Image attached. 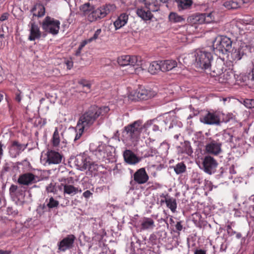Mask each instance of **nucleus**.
Here are the masks:
<instances>
[{"label": "nucleus", "instance_id": "f257e3e1", "mask_svg": "<svg viewBox=\"0 0 254 254\" xmlns=\"http://www.w3.org/2000/svg\"><path fill=\"white\" fill-rule=\"evenodd\" d=\"M110 110L107 106L99 108L96 106H91L79 118L77 123L80 128L87 129L93 125L95 121L99 117L105 115Z\"/></svg>", "mask_w": 254, "mask_h": 254}, {"label": "nucleus", "instance_id": "f03ea898", "mask_svg": "<svg viewBox=\"0 0 254 254\" xmlns=\"http://www.w3.org/2000/svg\"><path fill=\"white\" fill-rule=\"evenodd\" d=\"M191 55L194 59V64L197 67L205 69L210 66L213 61V56L211 53L198 49L192 52Z\"/></svg>", "mask_w": 254, "mask_h": 254}, {"label": "nucleus", "instance_id": "7ed1b4c3", "mask_svg": "<svg viewBox=\"0 0 254 254\" xmlns=\"http://www.w3.org/2000/svg\"><path fill=\"white\" fill-rule=\"evenodd\" d=\"M232 41L226 36H217L213 41V51L216 55L225 54L232 48Z\"/></svg>", "mask_w": 254, "mask_h": 254}, {"label": "nucleus", "instance_id": "20e7f679", "mask_svg": "<svg viewBox=\"0 0 254 254\" xmlns=\"http://www.w3.org/2000/svg\"><path fill=\"white\" fill-rule=\"evenodd\" d=\"M119 64L121 66H128L127 72L130 74L136 72L138 67L141 65L140 58L136 56L124 55L118 59Z\"/></svg>", "mask_w": 254, "mask_h": 254}, {"label": "nucleus", "instance_id": "39448f33", "mask_svg": "<svg viewBox=\"0 0 254 254\" xmlns=\"http://www.w3.org/2000/svg\"><path fill=\"white\" fill-rule=\"evenodd\" d=\"M149 125L148 123L142 125L141 121H137L126 127L125 130L129 137L136 139L141 133L147 132V128Z\"/></svg>", "mask_w": 254, "mask_h": 254}, {"label": "nucleus", "instance_id": "423d86ee", "mask_svg": "<svg viewBox=\"0 0 254 254\" xmlns=\"http://www.w3.org/2000/svg\"><path fill=\"white\" fill-rule=\"evenodd\" d=\"M60 25L59 20L47 16L42 21V28L45 32L56 35L59 33Z\"/></svg>", "mask_w": 254, "mask_h": 254}, {"label": "nucleus", "instance_id": "0eeeda50", "mask_svg": "<svg viewBox=\"0 0 254 254\" xmlns=\"http://www.w3.org/2000/svg\"><path fill=\"white\" fill-rule=\"evenodd\" d=\"M189 25L185 26L188 32L190 34L198 32V26L204 23L202 14L192 15L188 18Z\"/></svg>", "mask_w": 254, "mask_h": 254}, {"label": "nucleus", "instance_id": "6e6552de", "mask_svg": "<svg viewBox=\"0 0 254 254\" xmlns=\"http://www.w3.org/2000/svg\"><path fill=\"white\" fill-rule=\"evenodd\" d=\"M62 156L59 152L49 150L45 154V156L42 155L41 157V162L44 165L47 164H58L62 161Z\"/></svg>", "mask_w": 254, "mask_h": 254}, {"label": "nucleus", "instance_id": "1a4fd4ad", "mask_svg": "<svg viewBox=\"0 0 254 254\" xmlns=\"http://www.w3.org/2000/svg\"><path fill=\"white\" fill-rule=\"evenodd\" d=\"M89 158L84 155L77 156L75 160V165L81 170L88 169L89 170H95L97 165L94 163L91 162Z\"/></svg>", "mask_w": 254, "mask_h": 254}, {"label": "nucleus", "instance_id": "9d476101", "mask_svg": "<svg viewBox=\"0 0 254 254\" xmlns=\"http://www.w3.org/2000/svg\"><path fill=\"white\" fill-rule=\"evenodd\" d=\"M222 143L218 140L209 138L205 146V151L209 154L218 155L222 151Z\"/></svg>", "mask_w": 254, "mask_h": 254}, {"label": "nucleus", "instance_id": "9b49d317", "mask_svg": "<svg viewBox=\"0 0 254 254\" xmlns=\"http://www.w3.org/2000/svg\"><path fill=\"white\" fill-rule=\"evenodd\" d=\"M203 171L209 175L215 172L218 166L216 160L210 156H205L202 162Z\"/></svg>", "mask_w": 254, "mask_h": 254}, {"label": "nucleus", "instance_id": "f8f14e48", "mask_svg": "<svg viewBox=\"0 0 254 254\" xmlns=\"http://www.w3.org/2000/svg\"><path fill=\"white\" fill-rule=\"evenodd\" d=\"M40 181V178L33 174L28 172L20 175L17 180L18 184L24 186H29L35 184Z\"/></svg>", "mask_w": 254, "mask_h": 254}, {"label": "nucleus", "instance_id": "ddd939ff", "mask_svg": "<svg viewBox=\"0 0 254 254\" xmlns=\"http://www.w3.org/2000/svg\"><path fill=\"white\" fill-rule=\"evenodd\" d=\"M252 47L245 43H241L238 49H233L231 52L232 59L235 61L241 60L242 56L247 53L251 52Z\"/></svg>", "mask_w": 254, "mask_h": 254}, {"label": "nucleus", "instance_id": "4468645a", "mask_svg": "<svg viewBox=\"0 0 254 254\" xmlns=\"http://www.w3.org/2000/svg\"><path fill=\"white\" fill-rule=\"evenodd\" d=\"M200 121L201 123L209 125H219L220 123L219 115L216 112H208L201 117Z\"/></svg>", "mask_w": 254, "mask_h": 254}, {"label": "nucleus", "instance_id": "2eb2a0df", "mask_svg": "<svg viewBox=\"0 0 254 254\" xmlns=\"http://www.w3.org/2000/svg\"><path fill=\"white\" fill-rule=\"evenodd\" d=\"M115 9L116 6L114 4H107L97 8H95L94 7L93 8V10L96 14L98 20L103 18L111 11H113Z\"/></svg>", "mask_w": 254, "mask_h": 254}, {"label": "nucleus", "instance_id": "dca6fc26", "mask_svg": "<svg viewBox=\"0 0 254 254\" xmlns=\"http://www.w3.org/2000/svg\"><path fill=\"white\" fill-rule=\"evenodd\" d=\"M75 237L73 235H68L58 244V249L62 252H65L73 247Z\"/></svg>", "mask_w": 254, "mask_h": 254}, {"label": "nucleus", "instance_id": "f3484780", "mask_svg": "<svg viewBox=\"0 0 254 254\" xmlns=\"http://www.w3.org/2000/svg\"><path fill=\"white\" fill-rule=\"evenodd\" d=\"M149 179V177L144 168L137 170L133 175L134 181L138 184L146 183Z\"/></svg>", "mask_w": 254, "mask_h": 254}, {"label": "nucleus", "instance_id": "a211bd4d", "mask_svg": "<svg viewBox=\"0 0 254 254\" xmlns=\"http://www.w3.org/2000/svg\"><path fill=\"white\" fill-rule=\"evenodd\" d=\"M30 27V35L28 39L30 41H34L40 39L41 37V32L37 24L34 22H30L29 24Z\"/></svg>", "mask_w": 254, "mask_h": 254}, {"label": "nucleus", "instance_id": "6ab92c4d", "mask_svg": "<svg viewBox=\"0 0 254 254\" xmlns=\"http://www.w3.org/2000/svg\"><path fill=\"white\" fill-rule=\"evenodd\" d=\"M110 148V146H106L105 144L103 143L99 144L95 150L90 146V148L93 150L94 154L99 159H103L108 156L107 151Z\"/></svg>", "mask_w": 254, "mask_h": 254}, {"label": "nucleus", "instance_id": "aec40b11", "mask_svg": "<svg viewBox=\"0 0 254 254\" xmlns=\"http://www.w3.org/2000/svg\"><path fill=\"white\" fill-rule=\"evenodd\" d=\"M123 155L126 162L130 165L136 164L140 161V159L129 150H125Z\"/></svg>", "mask_w": 254, "mask_h": 254}, {"label": "nucleus", "instance_id": "412c9836", "mask_svg": "<svg viewBox=\"0 0 254 254\" xmlns=\"http://www.w3.org/2000/svg\"><path fill=\"white\" fill-rule=\"evenodd\" d=\"M151 12H153L151 10L142 6L137 8L136 11L138 16L145 21L150 20L152 19L153 14Z\"/></svg>", "mask_w": 254, "mask_h": 254}, {"label": "nucleus", "instance_id": "4be33fe9", "mask_svg": "<svg viewBox=\"0 0 254 254\" xmlns=\"http://www.w3.org/2000/svg\"><path fill=\"white\" fill-rule=\"evenodd\" d=\"M136 96L140 100H147L153 97L156 92L145 88H140L136 93Z\"/></svg>", "mask_w": 254, "mask_h": 254}, {"label": "nucleus", "instance_id": "5701e85b", "mask_svg": "<svg viewBox=\"0 0 254 254\" xmlns=\"http://www.w3.org/2000/svg\"><path fill=\"white\" fill-rule=\"evenodd\" d=\"M26 147V145L14 141L10 148L9 153L12 157H16Z\"/></svg>", "mask_w": 254, "mask_h": 254}, {"label": "nucleus", "instance_id": "b1692460", "mask_svg": "<svg viewBox=\"0 0 254 254\" xmlns=\"http://www.w3.org/2000/svg\"><path fill=\"white\" fill-rule=\"evenodd\" d=\"M33 17L40 18L45 14V8L44 6L40 3H37L30 10Z\"/></svg>", "mask_w": 254, "mask_h": 254}, {"label": "nucleus", "instance_id": "393cba45", "mask_svg": "<svg viewBox=\"0 0 254 254\" xmlns=\"http://www.w3.org/2000/svg\"><path fill=\"white\" fill-rule=\"evenodd\" d=\"M161 70L167 71L173 69L177 66V63L175 60H170L160 62Z\"/></svg>", "mask_w": 254, "mask_h": 254}, {"label": "nucleus", "instance_id": "a878e982", "mask_svg": "<svg viewBox=\"0 0 254 254\" xmlns=\"http://www.w3.org/2000/svg\"><path fill=\"white\" fill-rule=\"evenodd\" d=\"M128 16L126 13H122L114 22L116 30L124 26L127 22Z\"/></svg>", "mask_w": 254, "mask_h": 254}, {"label": "nucleus", "instance_id": "bb28decb", "mask_svg": "<svg viewBox=\"0 0 254 254\" xmlns=\"http://www.w3.org/2000/svg\"><path fill=\"white\" fill-rule=\"evenodd\" d=\"M178 151L180 153H186L189 155H191L193 152L190 144L188 141H185L181 143V145L178 147Z\"/></svg>", "mask_w": 254, "mask_h": 254}, {"label": "nucleus", "instance_id": "cd10ccee", "mask_svg": "<svg viewBox=\"0 0 254 254\" xmlns=\"http://www.w3.org/2000/svg\"><path fill=\"white\" fill-rule=\"evenodd\" d=\"M154 220L151 218L144 217L141 221V229L143 230L152 229L155 227Z\"/></svg>", "mask_w": 254, "mask_h": 254}, {"label": "nucleus", "instance_id": "c85d7f7f", "mask_svg": "<svg viewBox=\"0 0 254 254\" xmlns=\"http://www.w3.org/2000/svg\"><path fill=\"white\" fill-rule=\"evenodd\" d=\"M144 7L149 8L153 12L158 10L159 6L157 0H142Z\"/></svg>", "mask_w": 254, "mask_h": 254}, {"label": "nucleus", "instance_id": "c756f323", "mask_svg": "<svg viewBox=\"0 0 254 254\" xmlns=\"http://www.w3.org/2000/svg\"><path fill=\"white\" fill-rule=\"evenodd\" d=\"M61 186L64 187V193L70 195H73L76 194L78 191L80 192L82 191L81 190H78L77 188L74 187L71 185H64L62 184Z\"/></svg>", "mask_w": 254, "mask_h": 254}, {"label": "nucleus", "instance_id": "7c9ffc66", "mask_svg": "<svg viewBox=\"0 0 254 254\" xmlns=\"http://www.w3.org/2000/svg\"><path fill=\"white\" fill-rule=\"evenodd\" d=\"M165 201L167 206L170 209L172 212L174 213L176 211L177 204L175 198L173 197L166 198Z\"/></svg>", "mask_w": 254, "mask_h": 254}, {"label": "nucleus", "instance_id": "2f4dec72", "mask_svg": "<svg viewBox=\"0 0 254 254\" xmlns=\"http://www.w3.org/2000/svg\"><path fill=\"white\" fill-rule=\"evenodd\" d=\"M223 5L228 9H236L240 6V2L238 0H230L225 1Z\"/></svg>", "mask_w": 254, "mask_h": 254}, {"label": "nucleus", "instance_id": "473e14b6", "mask_svg": "<svg viewBox=\"0 0 254 254\" xmlns=\"http://www.w3.org/2000/svg\"><path fill=\"white\" fill-rule=\"evenodd\" d=\"M161 70L160 63L153 62L150 64L148 67V71L152 74L156 73L158 71Z\"/></svg>", "mask_w": 254, "mask_h": 254}, {"label": "nucleus", "instance_id": "72a5a7b5", "mask_svg": "<svg viewBox=\"0 0 254 254\" xmlns=\"http://www.w3.org/2000/svg\"><path fill=\"white\" fill-rule=\"evenodd\" d=\"M169 20L174 23L181 22L185 20V18L175 12H171L169 15Z\"/></svg>", "mask_w": 254, "mask_h": 254}, {"label": "nucleus", "instance_id": "f704fd0d", "mask_svg": "<svg viewBox=\"0 0 254 254\" xmlns=\"http://www.w3.org/2000/svg\"><path fill=\"white\" fill-rule=\"evenodd\" d=\"M192 4L190 0H180L178 1V5L180 9H186L189 8Z\"/></svg>", "mask_w": 254, "mask_h": 254}, {"label": "nucleus", "instance_id": "c9c22d12", "mask_svg": "<svg viewBox=\"0 0 254 254\" xmlns=\"http://www.w3.org/2000/svg\"><path fill=\"white\" fill-rule=\"evenodd\" d=\"M93 8V6L91 5L89 3H86L80 7V10L87 17Z\"/></svg>", "mask_w": 254, "mask_h": 254}, {"label": "nucleus", "instance_id": "e433bc0d", "mask_svg": "<svg viewBox=\"0 0 254 254\" xmlns=\"http://www.w3.org/2000/svg\"><path fill=\"white\" fill-rule=\"evenodd\" d=\"M204 18V22L210 23L215 21V13L213 12L207 13H201Z\"/></svg>", "mask_w": 254, "mask_h": 254}, {"label": "nucleus", "instance_id": "4c0bfd02", "mask_svg": "<svg viewBox=\"0 0 254 254\" xmlns=\"http://www.w3.org/2000/svg\"><path fill=\"white\" fill-rule=\"evenodd\" d=\"M174 170L175 173L179 175L184 173L186 170V166L183 162L178 163L174 167Z\"/></svg>", "mask_w": 254, "mask_h": 254}, {"label": "nucleus", "instance_id": "58836bf2", "mask_svg": "<svg viewBox=\"0 0 254 254\" xmlns=\"http://www.w3.org/2000/svg\"><path fill=\"white\" fill-rule=\"evenodd\" d=\"M148 124L149 125V124ZM151 127L152 130L154 131H158V130L162 131V130L166 129V128H167L166 122L165 121H162L160 122L159 125H154L151 126V125L150 124V125L148 127Z\"/></svg>", "mask_w": 254, "mask_h": 254}, {"label": "nucleus", "instance_id": "ea45409f", "mask_svg": "<svg viewBox=\"0 0 254 254\" xmlns=\"http://www.w3.org/2000/svg\"><path fill=\"white\" fill-rule=\"evenodd\" d=\"M47 206L50 209L57 208L59 205V202L54 197H51L49 200L46 199Z\"/></svg>", "mask_w": 254, "mask_h": 254}, {"label": "nucleus", "instance_id": "a19ab883", "mask_svg": "<svg viewBox=\"0 0 254 254\" xmlns=\"http://www.w3.org/2000/svg\"><path fill=\"white\" fill-rule=\"evenodd\" d=\"M22 190L18 189V187L14 185H12L9 188L10 193L12 195H15L18 196L19 195H22Z\"/></svg>", "mask_w": 254, "mask_h": 254}, {"label": "nucleus", "instance_id": "79ce46f5", "mask_svg": "<svg viewBox=\"0 0 254 254\" xmlns=\"http://www.w3.org/2000/svg\"><path fill=\"white\" fill-rule=\"evenodd\" d=\"M60 142V135L57 128H56L53 135V144L55 146H57Z\"/></svg>", "mask_w": 254, "mask_h": 254}, {"label": "nucleus", "instance_id": "37998d69", "mask_svg": "<svg viewBox=\"0 0 254 254\" xmlns=\"http://www.w3.org/2000/svg\"><path fill=\"white\" fill-rule=\"evenodd\" d=\"M234 74L232 71H225L221 75V78H223L224 82H229L232 78H233Z\"/></svg>", "mask_w": 254, "mask_h": 254}, {"label": "nucleus", "instance_id": "c03bdc74", "mask_svg": "<svg viewBox=\"0 0 254 254\" xmlns=\"http://www.w3.org/2000/svg\"><path fill=\"white\" fill-rule=\"evenodd\" d=\"M86 18L87 20L90 22H93L98 20L93 9L91 10L90 13H89L88 15L86 17Z\"/></svg>", "mask_w": 254, "mask_h": 254}, {"label": "nucleus", "instance_id": "a18cd8bd", "mask_svg": "<svg viewBox=\"0 0 254 254\" xmlns=\"http://www.w3.org/2000/svg\"><path fill=\"white\" fill-rule=\"evenodd\" d=\"M76 131H77V133H76V136L74 139V141L79 139L80 138V137L81 136L83 131L84 130H87L85 128H81L80 129V127H78V125H77V126H76Z\"/></svg>", "mask_w": 254, "mask_h": 254}, {"label": "nucleus", "instance_id": "49530a36", "mask_svg": "<svg viewBox=\"0 0 254 254\" xmlns=\"http://www.w3.org/2000/svg\"><path fill=\"white\" fill-rule=\"evenodd\" d=\"M244 105L248 108L254 107V100L253 99H246L244 101Z\"/></svg>", "mask_w": 254, "mask_h": 254}, {"label": "nucleus", "instance_id": "de8ad7c7", "mask_svg": "<svg viewBox=\"0 0 254 254\" xmlns=\"http://www.w3.org/2000/svg\"><path fill=\"white\" fill-rule=\"evenodd\" d=\"M223 136L226 139L227 142H232L233 136L232 134L228 132H224Z\"/></svg>", "mask_w": 254, "mask_h": 254}, {"label": "nucleus", "instance_id": "09e8293b", "mask_svg": "<svg viewBox=\"0 0 254 254\" xmlns=\"http://www.w3.org/2000/svg\"><path fill=\"white\" fill-rule=\"evenodd\" d=\"M101 29H97L95 32L93 37H92L89 39V41L92 42V41L97 39L98 38L99 35L101 34Z\"/></svg>", "mask_w": 254, "mask_h": 254}, {"label": "nucleus", "instance_id": "8fccbe9b", "mask_svg": "<svg viewBox=\"0 0 254 254\" xmlns=\"http://www.w3.org/2000/svg\"><path fill=\"white\" fill-rule=\"evenodd\" d=\"M46 190L48 192H55L56 190L55 186L51 183L46 187Z\"/></svg>", "mask_w": 254, "mask_h": 254}, {"label": "nucleus", "instance_id": "3c124183", "mask_svg": "<svg viewBox=\"0 0 254 254\" xmlns=\"http://www.w3.org/2000/svg\"><path fill=\"white\" fill-rule=\"evenodd\" d=\"M79 83L80 84H81V85H82L83 87H86L89 89L91 87V84H90V83L89 81H86L85 80H80L79 82Z\"/></svg>", "mask_w": 254, "mask_h": 254}, {"label": "nucleus", "instance_id": "603ef678", "mask_svg": "<svg viewBox=\"0 0 254 254\" xmlns=\"http://www.w3.org/2000/svg\"><path fill=\"white\" fill-rule=\"evenodd\" d=\"M91 42L90 41H89V39H87V40H85L83 41H82L80 46H79V52H80L81 50H82V49L87 44H88V43H90Z\"/></svg>", "mask_w": 254, "mask_h": 254}, {"label": "nucleus", "instance_id": "864d4df0", "mask_svg": "<svg viewBox=\"0 0 254 254\" xmlns=\"http://www.w3.org/2000/svg\"><path fill=\"white\" fill-rule=\"evenodd\" d=\"M148 146H150L151 149L152 150V152L154 154L156 152V147L158 146V145H153L152 144L151 142H150L148 143Z\"/></svg>", "mask_w": 254, "mask_h": 254}, {"label": "nucleus", "instance_id": "5fc2aeb1", "mask_svg": "<svg viewBox=\"0 0 254 254\" xmlns=\"http://www.w3.org/2000/svg\"><path fill=\"white\" fill-rule=\"evenodd\" d=\"M92 194V193L90 192V191L88 190L84 192L83 193V196L86 198H89Z\"/></svg>", "mask_w": 254, "mask_h": 254}, {"label": "nucleus", "instance_id": "6e6d98bb", "mask_svg": "<svg viewBox=\"0 0 254 254\" xmlns=\"http://www.w3.org/2000/svg\"><path fill=\"white\" fill-rule=\"evenodd\" d=\"M12 207H8L7 208V211L9 214H11V215H13L17 214V211H15V210L13 211H12Z\"/></svg>", "mask_w": 254, "mask_h": 254}, {"label": "nucleus", "instance_id": "4d7b16f0", "mask_svg": "<svg viewBox=\"0 0 254 254\" xmlns=\"http://www.w3.org/2000/svg\"><path fill=\"white\" fill-rule=\"evenodd\" d=\"M67 68L68 69H70L71 68V67L73 66V63L72 61H67L65 63Z\"/></svg>", "mask_w": 254, "mask_h": 254}, {"label": "nucleus", "instance_id": "13d9d810", "mask_svg": "<svg viewBox=\"0 0 254 254\" xmlns=\"http://www.w3.org/2000/svg\"><path fill=\"white\" fill-rule=\"evenodd\" d=\"M176 228L179 231H181L183 229V226L181 224V222H178L176 225Z\"/></svg>", "mask_w": 254, "mask_h": 254}, {"label": "nucleus", "instance_id": "bf43d9fd", "mask_svg": "<svg viewBox=\"0 0 254 254\" xmlns=\"http://www.w3.org/2000/svg\"><path fill=\"white\" fill-rule=\"evenodd\" d=\"M8 18V14L7 13H4L0 17V21H4L6 19H7Z\"/></svg>", "mask_w": 254, "mask_h": 254}, {"label": "nucleus", "instance_id": "052dcab7", "mask_svg": "<svg viewBox=\"0 0 254 254\" xmlns=\"http://www.w3.org/2000/svg\"><path fill=\"white\" fill-rule=\"evenodd\" d=\"M194 254H206V252L202 250H196L194 252Z\"/></svg>", "mask_w": 254, "mask_h": 254}, {"label": "nucleus", "instance_id": "680f3d73", "mask_svg": "<svg viewBox=\"0 0 254 254\" xmlns=\"http://www.w3.org/2000/svg\"><path fill=\"white\" fill-rule=\"evenodd\" d=\"M20 92H19V93H17L16 94V98H15V99L16 101H17L18 102H20L21 100V98L20 97Z\"/></svg>", "mask_w": 254, "mask_h": 254}, {"label": "nucleus", "instance_id": "e2e57ef3", "mask_svg": "<svg viewBox=\"0 0 254 254\" xmlns=\"http://www.w3.org/2000/svg\"><path fill=\"white\" fill-rule=\"evenodd\" d=\"M0 254H10V252L8 251L0 250Z\"/></svg>", "mask_w": 254, "mask_h": 254}, {"label": "nucleus", "instance_id": "0e129e2a", "mask_svg": "<svg viewBox=\"0 0 254 254\" xmlns=\"http://www.w3.org/2000/svg\"><path fill=\"white\" fill-rule=\"evenodd\" d=\"M2 145L1 143H0V159H1L2 155H3V150L2 148Z\"/></svg>", "mask_w": 254, "mask_h": 254}, {"label": "nucleus", "instance_id": "69168bd1", "mask_svg": "<svg viewBox=\"0 0 254 254\" xmlns=\"http://www.w3.org/2000/svg\"><path fill=\"white\" fill-rule=\"evenodd\" d=\"M252 72V80L254 81V64H253V67L251 70Z\"/></svg>", "mask_w": 254, "mask_h": 254}, {"label": "nucleus", "instance_id": "338daca9", "mask_svg": "<svg viewBox=\"0 0 254 254\" xmlns=\"http://www.w3.org/2000/svg\"><path fill=\"white\" fill-rule=\"evenodd\" d=\"M230 172L231 174H235L236 173V171H235L234 168L233 167H232L230 168Z\"/></svg>", "mask_w": 254, "mask_h": 254}, {"label": "nucleus", "instance_id": "774afa93", "mask_svg": "<svg viewBox=\"0 0 254 254\" xmlns=\"http://www.w3.org/2000/svg\"><path fill=\"white\" fill-rule=\"evenodd\" d=\"M249 24L250 25H254V18L251 19L249 21Z\"/></svg>", "mask_w": 254, "mask_h": 254}]
</instances>
